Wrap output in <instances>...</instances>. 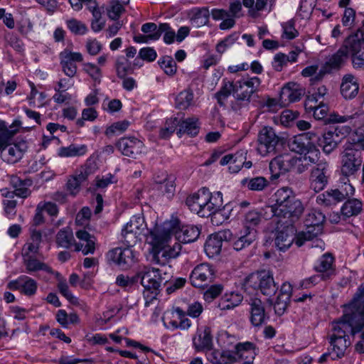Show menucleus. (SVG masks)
Listing matches in <instances>:
<instances>
[{"label": "nucleus", "instance_id": "obj_1", "mask_svg": "<svg viewBox=\"0 0 364 364\" xmlns=\"http://www.w3.org/2000/svg\"><path fill=\"white\" fill-rule=\"evenodd\" d=\"M341 318L333 323L332 333L328 335V350L333 360L341 359L350 353L351 341L348 333L355 336L364 327V317L360 318L343 306Z\"/></svg>", "mask_w": 364, "mask_h": 364}, {"label": "nucleus", "instance_id": "obj_2", "mask_svg": "<svg viewBox=\"0 0 364 364\" xmlns=\"http://www.w3.org/2000/svg\"><path fill=\"white\" fill-rule=\"evenodd\" d=\"M274 197L275 204L272 207L274 215L287 218L291 224L299 219L304 207L291 188H280L275 192Z\"/></svg>", "mask_w": 364, "mask_h": 364}, {"label": "nucleus", "instance_id": "obj_3", "mask_svg": "<svg viewBox=\"0 0 364 364\" xmlns=\"http://www.w3.org/2000/svg\"><path fill=\"white\" fill-rule=\"evenodd\" d=\"M151 243L153 246L152 261L161 265L166 264L171 259L176 258L181 252V245L175 241L171 246L173 237L168 232L162 230V225L156 227L151 232Z\"/></svg>", "mask_w": 364, "mask_h": 364}, {"label": "nucleus", "instance_id": "obj_4", "mask_svg": "<svg viewBox=\"0 0 364 364\" xmlns=\"http://www.w3.org/2000/svg\"><path fill=\"white\" fill-rule=\"evenodd\" d=\"M186 205L200 217L208 218L223 206V194L220 191L212 193L207 188H202L186 198Z\"/></svg>", "mask_w": 364, "mask_h": 364}, {"label": "nucleus", "instance_id": "obj_5", "mask_svg": "<svg viewBox=\"0 0 364 364\" xmlns=\"http://www.w3.org/2000/svg\"><path fill=\"white\" fill-rule=\"evenodd\" d=\"M243 287L246 291L259 290L261 293L271 298L278 290L273 274L269 271L262 270L248 275L244 281Z\"/></svg>", "mask_w": 364, "mask_h": 364}, {"label": "nucleus", "instance_id": "obj_6", "mask_svg": "<svg viewBox=\"0 0 364 364\" xmlns=\"http://www.w3.org/2000/svg\"><path fill=\"white\" fill-rule=\"evenodd\" d=\"M162 230L169 232L178 243H190L196 241L200 235V230L193 225H185L181 228L180 221L172 218L162 224Z\"/></svg>", "mask_w": 364, "mask_h": 364}, {"label": "nucleus", "instance_id": "obj_7", "mask_svg": "<svg viewBox=\"0 0 364 364\" xmlns=\"http://www.w3.org/2000/svg\"><path fill=\"white\" fill-rule=\"evenodd\" d=\"M362 163V151L351 144L347 146L341 154V175L354 176L359 171Z\"/></svg>", "mask_w": 364, "mask_h": 364}, {"label": "nucleus", "instance_id": "obj_8", "mask_svg": "<svg viewBox=\"0 0 364 364\" xmlns=\"http://www.w3.org/2000/svg\"><path fill=\"white\" fill-rule=\"evenodd\" d=\"M279 141L280 138L274 129L272 127L265 126L259 130L257 135V151L262 156L275 154Z\"/></svg>", "mask_w": 364, "mask_h": 364}, {"label": "nucleus", "instance_id": "obj_9", "mask_svg": "<svg viewBox=\"0 0 364 364\" xmlns=\"http://www.w3.org/2000/svg\"><path fill=\"white\" fill-rule=\"evenodd\" d=\"M107 257L109 262H112L122 269H128L138 260V255L130 246L114 248L108 252Z\"/></svg>", "mask_w": 364, "mask_h": 364}, {"label": "nucleus", "instance_id": "obj_10", "mask_svg": "<svg viewBox=\"0 0 364 364\" xmlns=\"http://www.w3.org/2000/svg\"><path fill=\"white\" fill-rule=\"evenodd\" d=\"M261 80L257 77H242L236 80V86L237 93H236L235 99L237 102H244L248 104L251 101L252 97L257 92Z\"/></svg>", "mask_w": 364, "mask_h": 364}, {"label": "nucleus", "instance_id": "obj_11", "mask_svg": "<svg viewBox=\"0 0 364 364\" xmlns=\"http://www.w3.org/2000/svg\"><path fill=\"white\" fill-rule=\"evenodd\" d=\"M215 275L214 267L208 263L198 264L190 275L191 284L196 288H203L211 283Z\"/></svg>", "mask_w": 364, "mask_h": 364}, {"label": "nucleus", "instance_id": "obj_12", "mask_svg": "<svg viewBox=\"0 0 364 364\" xmlns=\"http://www.w3.org/2000/svg\"><path fill=\"white\" fill-rule=\"evenodd\" d=\"M348 55L352 58L353 67L355 69L364 68V46L362 38L358 33L349 36L346 40Z\"/></svg>", "mask_w": 364, "mask_h": 364}, {"label": "nucleus", "instance_id": "obj_13", "mask_svg": "<svg viewBox=\"0 0 364 364\" xmlns=\"http://www.w3.org/2000/svg\"><path fill=\"white\" fill-rule=\"evenodd\" d=\"M304 140V138H299L296 140V144H289L290 150L301 155L304 154V156L302 158L304 161H309L311 164L317 166L321 163L319 149L316 148L315 144H309L308 142L305 144ZM321 161L326 160L321 159Z\"/></svg>", "mask_w": 364, "mask_h": 364}, {"label": "nucleus", "instance_id": "obj_14", "mask_svg": "<svg viewBox=\"0 0 364 364\" xmlns=\"http://www.w3.org/2000/svg\"><path fill=\"white\" fill-rule=\"evenodd\" d=\"M329 176L328 163L321 161V163L311 169L309 177L310 188L316 193L321 191L327 186Z\"/></svg>", "mask_w": 364, "mask_h": 364}, {"label": "nucleus", "instance_id": "obj_15", "mask_svg": "<svg viewBox=\"0 0 364 364\" xmlns=\"http://www.w3.org/2000/svg\"><path fill=\"white\" fill-rule=\"evenodd\" d=\"M116 146L124 156L133 159H136L144 152L143 141L134 136L121 138Z\"/></svg>", "mask_w": 364, "mask_h": 364}, {"label": "nucleus", "instance_id": "obj_16", "mask_svg": "<svg viewBox=\"0 0 364 364\" xmlns=\"http://www.w3.org/2000/svg\"><path fill=\"white\" fill-rule=\"evenodd\" d=\"M299 162L296 156L289 154L279 155L274 158L269 163V170L272 173V179L278 178L281 174L292 170L293 164Z\"/></svg>", "mask_w": 364, "mask_h": 364}, {"label": "nucleus", "instance_id": "obj_17", "mask_svg": "<svg viewBox=\"0 0 364 364\" xmlns=\"http://www.w3.org/2000/svg\"><path fill=\"white\" fill-rule=\"evenodd\" d=\"M60 64L63 72L69 77H73L77 73L76 63L83 60L82 55L79 52H72L65 49L59 54Z\"/></svg>", "mask_w": 364, "mask_h": 364}, {"label": "nucleus", "instance_id": "obj_18", "mask_svg": "<svg viewBox=\"0 0 364 364\" xmlns=\"http://www.w3.org/2000/svg\"><path fill=\"white\" fill-rule=\"evenodd\" d=\"M160 269L154 267H145L139 276L141 277V284L145 289L155 293L159 290L164 278L161 277Z\"/></svg>", "mask_w": 364, "mask_h": 364}, {"label": "nucleus", "instance_id": "obj_19", "mask_svg": "<svg viewBox=\"0 0 364 364\" xmlns=\"http://www.w3.org/2000/svg\"><path fill=\"white\" fill-rule=\"evenodd\" d=\"M348 56L345 41L339 50L329 58L325 65L320 70L318 75L316 76V79L319 80L326 73H330L332 70L339 69L344 63Z\"/></svg>", "mask_w": 364, "mask_h": 364}, {"label": "nucleus", "instance_id": "obj_20", "mask_svg": "<svg viewBox=\"0 0 364 364\" xmlns=\"http://www.w3.org/2000/svg\"><path fill=\"white\" fill-rule=\"evenodd\" d=\"M314 269L323 276V281L331 279L336 275L334 257L331 253L323 254L315 264Z\"/></svg>", "mask_w": 364, "mask_h": 364}, {"label": "nucleus", "instance_id": "obj_21", "mask_svg": "<svg viewBox=\"0 0 364 364\" xmlns=\"http://www.w3.org/2000/svg\"><path fill=\"white\" fill-rule=\"evenodd\" d=\"M326 217L319 210L312 209L306 214L304 225L306 230L313 232V235H318L322 232L323 225Z\"/></svg>", "mask_w": 364, "mask_h": 364}, {"label": "nucleus", "instance_id": "obj_22", "mask_svg": "<svg viewBox=\"0 0 364 364\" xmlns=\"http://www.w3.org/2000/svg\"><path fill=\"white\" fill-rule=\"evenodd\" d=\"M193 346L198 352L212 350L213 343L210 327L205 326L203 329H198L196 336L193 338Z\"/></svg>", "mask_w": 364, "mask_h": 364}, {"label": "nucleus", "instance_id": "obj_23", "mask_svg": "<svg viewBox=\"0 0 364 364\" xmlns=\"http://www.w3.org/2000/svg\"><path fill=\"white\" fill-rule=\"evenodd\" d=\"M27 148V144L24 141L14 143L9 146V147L3 149L1 152V156L8 164H15L23 157Z\"/></svg>", "mask_w": 364, "mask_h": 364}, {"label": "nucleus", "instance_id": "obj_24", "mask_svg": "<svg viewBox=\"0 0 364 364\" xmlns=\"http://www.w3.org/2000/svg\"><path fill=\"white\" fill-rule=\"evenodd\" d=\"M295 228L292 224L287 225L284 229L277 231L274 240L276 247L280 251L289 249L295 240Z\"/></svg>", "mask_w": 364, "mask_h": 364}, {"label": "nucleus", "instance_id": "obj_25", "mask_svg": "<svg viewBox=\"0 0 364 364\" xmlns=\"http://www.w3.org/2000/svg\"><path fill=\"white\" fill-rule=\"evenodd\" d=\"M191 24L195 28H200L208 25L210 18V11L208 7H193L187 12Z\"/></svg>", "mask_w": 364, "mask_h": 364}, {"label": "nucleus", "instance_id": "obj_26", "mask_svg": "<svg viewBox=\"0 0 364 364\" xmlns=\"http://www.w3.org/2000/svg\"><path fill=\"white\" fill-rule=\"evenodd\" d=\"M92 173V171L90 166L82 167L79 173L68 179L66 183L67 191L71 195H76L80 190L82 183L86 181Z\"/></svg>", "mask_w": 364, "mask_h": 364}, {"label": "nucleus", "instance_id": "obj_27", "mask_svg": "<svg viewBox=\"0 0 364 364\" xmlns=\"http://www.w3.org/2000/svg\"><path fill=\"white\" fill-rule=\"evenodd\" d=\"M359 91V84L355 76L348 74L343 76L341 85V93L346 100L355 98Z\"/></svg>", "mask_w": 364, "mask_h": 364}, {"label": "nucleus", "instance_id": "obj_28", "mask_svg": "<svg viewBox=\"0 0 364 364\" xmlns=\"http://www.w3.org/2000/svg\"><path fill=\"white\" fill-rule=\"evenodd\" d=\"M257 238V230L244 229L240 236L233 239L232 247L236 251H241L251 245Z\"/></svg>", "mask_w": 364, "mask_h": 364}, {"label": "nucleus", "instance_id": "obj_29", "mask_svg": "<svg viewBox=\"0 0 364 364\" xmlns=\"http://www.w3.org/2000/svg\"><path fill=\"white\" fill-rule=\"evenodd\" d=\"M139 218H133L126 224L122 230L123 241L127 246H132L137 240V234L139 230Z\"/></svg>", "mask_w": 364, "mask_h": 364}, {"label": "nucleus", "instance_id": "obj_30", "mask_svg": "<svg viewBox=\"0 0 364 364\" xmlns=\"http://www.w3.org/2000/svg\"><path fill=\"white\" fill-rule=\"evenodd\" d=\"M249 304L250 305V321L255 326H261L266 318L264 307L262 301L258 298H251Z\"/></svg>", "mask_w": 364, "mask_h": 364}, {"label": "nucleus", "instance_id": "obj_31", "mask_svg": "<svg viewBox=\"0 0 364 364\" xmlns=\"http://www.w3.org/2000/svg\"><path fill=\"white\" fill-rule=\"evenodd\" d=\"M303 87L296 82H289L284 86L280 93L282 100H288L289 102L299 101L304 95Z\"/></svg>", "mask_w": 364, "mask_h": 364}, {"label": "nucleus", "instance_id": "obj_32", "mask_svg": "<svg viewBox=\"0 0 364 364\" xmlns=\"http://www.w3.org/2000/svg\"><path fill=\"white\" fill-rule=\"evenodd\" d=\"M343 306L351 310L360 318L364 317V284H361L358 287L352 300L348 304H344Z\"/></svg>", "mask_w": 364, "mask_h": 364}, {"label": "nucleus", "instance_id": "obj_33", "mask_svg": "<svg viewBox=\"0 0 364 364\" xmlns=\"http://www.w3.org/2000/svg\"><path fill=\"white\" fill-rule=\"evenodd\" d=\"M23 259L26 272L28 274H33V272L41 270L48 273H52V269L46 263L38 259L36 255L23 254Z\"/></svg>", "mask_w": 364, "mask_h": 364}, {"label": "nucleus", "instance_id": "obj_34", "mask_svg": "<svg viewBox=\"0 0 364 364\" xmlns=\"http://www.w3.org/2000/svg\"><path fill=\"white\" fill-rule=\"evenodd\" d=\"M236 80H229L227 78L223 80V85L220 90L215 94V97L220 106L225 105L228 97L232 93L236 95L237 89L236 86Z\"/></svg>", "mask_w": 364, "mask_h": 364}, {"label": "nucleus", "instance_id": "obj_35", "mask_svg": "<svg viewBox=\"0 0 364 364\" xmlns=\"http://www.w3.org/2000/svg\"><path fill=\"white\" fill-rule=\"evenodd\" d=\"M153 186L154 189L158 190L163 195H166L168 198L173 196L175 191L173 180L166 173H164L161 178L159 176H155Z\"/></svg>", "mask_w": 364, "mask_h": 364}, {"label": "nucleus", "instance_id": "obj_36", "mask_svg": "<svg viewBox=\"0 0 364 364\" xmlns=\"http://www.w3.org/2000/svg\"><path fill=\"white\" fill-rule=\"evenodd\" d=\"M243 300V296L235 291L225 294L218 304V307L222 311L233 309L239 306Z\"/></svg>", "mask_w": 364, "mask_h": 364}, {"label": "nucleus", "instance_id": "obj_37", "mask_svg": "<svg viewBox=\"0 0 364 364\" xmlns=\"http://www.w3.org/2000/svg\"><path fill=\"white\" fill-rule=\"evenodd\" d=\"M207 359L213 364H229L235 361V357L230 352L214 349L208 350Z\"/></svg>", "mask_w": 364, "mask_h": 364}, {"label": "nucleus", "instance_id": "obj_38", "mask_svg": "<svg viewBox=\"0 0 364 364\" xmlns=\"http://www.w3.org/2000/svg\"><path fill=\"white\" fill-rule=\"evenodd\" d=\"M340 188L331 189L317 196L316 202L319 205H331L333 203H338L345 200Z\"/></svg>", "mask_w": 364, "mask_h": 364}, {"label": "nucleus", "instance_id": "obj_39", "mask_svg": "<svg viewBox=\"0 0 364 364\" xmlns=\"http://www.w3.org/2000/svg\"><path fill=\"white\" fill-rule=\"evenodd\" d=\"M198 119L196 117H190L182 120L180 128L177 132L178 136L183 134H188L190 136H196L199 132Z\"/></svg>", "mask_w": 364, "mask_h": 364}, {"label": "nucleus", "instance_id": "obj_40", "mask_svg": "<svg viewBox=\"0 0 364 364\" xmlns=\"http://www.w3.org/2000/svg\"><path fill=\"white\" fill-rule=\"evenodd\" d=\"M329 130L323 133L318 139V146L322 147L324 153L330 154L336 149L340 143L337 136Z\"/></svg>", "mask_w": 364, "mask_h": 364}, {"label": "nucleus", "instance_id": "obj_41", "mask_svg": "<svg viewBox=\"0 0 364 364\" xmlns=\"http://www.w3.org/2000/svg\"><path fill=\"white\" fill-rule=\"evenodd\" d=\"M243 187L252 191H262L269 186V181L263 176L245 178L241 181Z\"/></svg>", "mask_w": 364, "mask_h": 364}, {"label": "nucleus", "instance_id": "obj_42", "mask_svg": "<svg viewBox=\"0 0 364 364\" xmlns=\"http://www.w3.org/2000/svg\"><path fill=\"white\" fill-rule=\"evenodd\" d=\"M168 28V23H161L157 26L156 23L150 22L142 25L141 31L146 33L151 41H156Z\"/></svg>", "mask_w": 364, "mask_h": 364}, {"label": "nucleus", "instance_id": "obj_43", "mask_svg": "<svg viewBox=\"0 0 364 364\" xmlns=\"http://www.w3.org/2000/svg\"><path fill=\"white\" fill-rule=\"evenodd\" d=\"M235 355L241 359H255L257 348L255 344L246 341L238 343L235 347Z\"/></svg>", "mask_w": 364, "mask_h": 364}, {"label": "nucleus", "instance_id": "obj_44", "mask_svg": "<svg viewBox=\"0 0 364 364\" xmlns=\"http://www.w3.org/2000/svg\"><path fill=\"white\" fill-rule=\"evenodd\" d=\"M363 210L362 202L356 198L348 199L341 207V212L346 218L359 215Z\"/></svg>", "mask_w": 364, "mask_h": 364}, {"label": "nucleus", "instance_id": "obj_45", "mask_svg": "<svg viewBox=\"0 0 364 364\" xmlns=\"http://www.w3.org/2000/svg\"><path fill=\"white\" fill-rule=\"evenodd\" d=\"M87 147L85 144L77 145L72 144L68 146H61L58 149V155L60 157H75L85 155Z\"/></svg>", "mask_w": 364, "mask_h": 364}, {"label": "nucleus", "instance_id": "obj_46", "mask_svg": "<svg viewBox=\"0 0 364 364\" xmlns=\"http://www.w3.org/2000/svg\"><path fill=\"white\" fill-rule=\"evenodd\" d=\"M77 237L86 242L83 244L82 254L84 255L88 254H93L95 250V238L93 235H91L88 232L85 230H80L76 232Z\"/></svg>", "mask_w": 364, "mask_h": 364}, {"label": "nucleus", "instance_id": "obj_47", "mask_svg": "<svg viewBox=\"0 0 364 364\" xmlns=\"http://www.w3.org/2000/svg\"><path fill=\"white\" fill-rule=\"evenodd\" d=\"M223 242L215 235H211L206 240L204 250L209 257H214L221 252Z\"/></svg>", "mask_w": 364, "mask_h": 364}, {"label": "nucleus", "instance_id": "obj_48", "mask_svg": "<svg viewBox=\"0 0 364 364\" xmlns=\"http://www.w3.org/2000/svg\"><path fill=\"white\" fill-rule=\"evenodd\" d=\"M194 95L191 89L181 91L176 97V107L180 109H186L193 104Z\"/></svg>", "mask_w": 364, "mask_h": 364}, {"label": "nucleus", "instance_id": "obj_49", "mask_svg": "<svg viewBox=\"0 0 364 364\" xmlns=\"http://www.w3.org/2000/svg\"><path fill=\"white\" fill-rule=\"evenodd\" d=\"M267 303L270 306H274V312L278 316L284 314L290 302V299L287 296L277 295V299L274 301L272 297L267 299Z\"/></svg>", "mask_w": 364, "mask_h": 364}, {"label": "nucleus", "instance_id": "obj_50", "mask_svg": "<svg viewBox=\"0 0 364 364\" xmlns=\"http://www.w3.org/2000/svg\"><path fill=\"white\" fill-rule=\"evenodd\" d=\"M160 68L168 76H173L177 72V65L173 58L169 55L161 57L158 61Z\"/></svg>", "mask_w": 364, "mask_h": 364}, {"label": "nucleus", "instance_id": "obj_51", "mask_svg": "<svg viewBox=\"0 0 364 364\" xmlns=\"http://www.w3.org/2000/svg\"><path fill=\"white\" fill-rule=\"evenodd\" d=\"M262 220V214L257 210H250L245 215L243 225L244 229H253L259 224Z\"/></svg>", "mask_w": 364, "mask_h": 364}, {"label": "nucleus", "instance_id": "obj_52", "mask_svg": "<svg viewBox=\"0 0 364 364\" xmlns=\"http://www.w3.org/2000/svg\"><path fill=\"white\" fill-rule=\"evenodd\" d=\"M74 240L72 231L69 228L60 230L56 235V243L58 246L69 248Z\"/></svg>", "mask_w": 364, "mask_h": 364}, {"label": "nucleus", "instance_id": "obj_53", "mask_svg": "<svg viewBox=\"0 0 364 364\" xmlns=\"http://www.w3.org/2000/svg\"><path fill=\"white\" fill-rule=\"evenodd\" d=\"M65 23L67 28L74 35L83 36L88 31L86 24L76 18H70Z\"/></svg>", "mask_w": 364, "mask_h": 364}, {"label": "nucleus", "instance_id": "obj_54", "mask_svg": "<svg viewBox=\"0 0 364 364\" xmlns=\"http://www.w3.org/2000/svg\"><path fill=\"white\" fill-rule=\"evenodd\" d=\"M37 282L32 278L21 275V293L26 296H33L37 291Z\"/></svg>", "mask_w": 364, "mask_h": 364}, {"label": "nucleus", "instance_id": "obj_55", "mask_svg": "<svg viewBox=\"0 0 364 364\" xmlns=\"http://www.w3.org/2000/svg\"><path fill=\"white\" fill-rule=\"evenodd\" d=\"M12 183L14 187V193L16 196L21 198H26L30 194L29 189L26 186H29L31 183L30 180L22 181L18 178L13 179Z\"/></svg>", "mask_w": 364, "mask_h": 364}, {"label": "nucleus", "instance_id": "obj_56", "mask_svg": "<svg viewBox=\"0 0 364 364\" xmlns=\"http://www.w3.org/2000/svg\"><path fill=\"white\" fill-rule=\"evenodd\" d=\"M108 17L114 21L119 18L121 15L125 11L124 6L119 1H111L109 6L107 9Z\"/></svg>", "mask_w": 364, "mask_h": 364}, {"label": "nucleus", "instance_id": "obj_57", "mask_svg": "<svg viewBox=\"0 0 364 364\" xmlns=\"http://www.w3.org/2000/svg\"><path fill=\"white\" fill-rule=\"evenodd\" d=\"M16 133V130L12 129H0V152L2 151L3 149H6L14 144L12 140Z\"/></svg>", "mask_w": 364, "mask_h": 364}, {"label": "nucleus", "instance_id": "obj_58", "mask_svg": "<svg viewBox=\"0 0 364 364\" xmlns=\"http://www.w3.org/2000/svg\"><path fill=\"white\" fill-rule=\"evenodd\" d=\"M129 126V122L127 120L117 122L113 123L111 126L108 127L105 131V135L112 136L116 134H121Z\"/></svg>", "mask_w": 364, "mask_h": 364}, {"label": "nucleus", "instance_id": "obj_59", "mask_svg": "<svg viewBox=\"0 0 364 364\" xmlns=\"http://www.w3.org/2000/svg\"><path fill=\"white\" fill-rule=\"evenodd\" d=\"M349 177L341 175L340 178L341 185L339 186V188L345 198H349L355 193V188L350 183Z\"/></svg>", "mask_w": 364, "mask_h": 364}, {"label": "nucleus", "instance_id": "obj_60", "mask_svg": "<svg viewBox=\"0 0 364 364\" xmlns=\"http://www.w3.org/2000/svg\"><path fill=\"white\" fill-rule=\"evenodd\" d=\"M283 35L282 37L288 40H292L299 35V32L295 28L294 20L288 21L282 24Z\"/></svg>", "mask_w": 364, "mask_h": 364}, {"label": "nucleus", "instance_id": "obj_61", "mask_svg": "<svg viewBox=\"0 0 364 364\" xmlns=\"http://www.w3.org/2000/svg\"><path fill=\"white\" fill-rule=\"evenodd\" d=\"M58 289L60 293L65 296L72 304L78 305L79 299L76 296H73L69 290L68 286L66 282L61 281L58 284Z\"/></svg>", "mask_w": 364, "mask_h": 364}, {"label": "nucleus", "instance_id": "obj_62", "mask_svg": "<svg viewBox=\"0 0 364 364\" xmlns=\"http://www.w3.org/2000/svg\"><path fill=\"white\" fill-rule=\"evenodd\" d=\"M223 289L221 284L211 285L203 294L204 299L208 302H211L213 299L218 297Z\"/></svg>", "mask_w": 364, "mask_h": 364}, {"label": "nucleus", "instance_id": "obj_63", "mask_svg": "<svg viewBox=\"0 0 364 364\" xmlns=\"http://www.w3.org/2000/svg\"><path fill=\"white\" fill-rule=\"evenodd\" d=\"M83 70L95 82L100 83L102 76L101 70L96 65L90 63H85Z\"/></svg>", "mask_w": 364, "mask_h": 364}, {"label": "nucleus", "instance_id": "obj_64", "mask_svg": "<svg viewBox=\"0 0 364 364\" xmlns=\"http://www.w3.org/2000/svg\"><path fill=\"white\" fill-rule=\"evenodd\" d=\"M310 110L313 111V115L316 119H324L327 117L328 107L323 101H320L318 105H314Z\"/></svg>", "mask_w": 364, "mask_h": 364}]
</instances>
